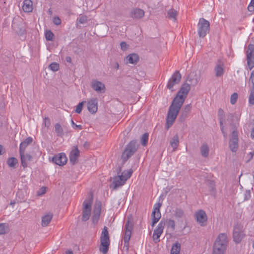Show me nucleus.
<instances>
[{
	"label": "nucleus",
	"instance_id": "nucleus-1",
	"mask_svg": "<svg viewBox=\"0 0 254 254\" xmlns=\"http://www.w3.org/2000/svg\"><path fill=\"white\" fill-rule=\"evenodd\" d=\"M190 89V87L189 84H184L177 92L176 96L169 107L167 114L166 125L167 129H168L174 123Z\"/></svg>",
	"mask_w": 254,
	"mask_h": 254
},
{
	"label": "nucleus",
	"instance_id": "nucleus-2",
	"mask_svg": "<svg viewBox=\"0 0 254 254\" xmlns=\"http://www.w3.org/2000/svg\"><path fill=\"white\" fill-rule=\"evenodd\" d=\"M239 118L237 115L229 114L227 116V121L232 130V135L229 142V147L231 150L235 152L238 147V132L237 127L239 125Z\"/></svg>",
	"mask_w": 254,
	"mask_h": 254
},
{
	"label": "nucleus",
	"instance_id": "nucleus-3",
	"mask_svg": "<svg viewBox=\"0 0 254 254\" xmlns=\"http://www.w3.org/2000/svg\"><path fill=\"white\" fill-rule=\"evenodd\" d=\"M133 228V220L131 216L127 217L126 223L125 225V234L123 238L124 247L123 249H125L127 252L128 251L129 241L130 239L132 230Z\"/></svg>",
	"mask_w": 254,
	"mask_h": 254
},
{
	"label": "nucleus",
	"instance_id": "nucleus-4",
	"mask_svg": "<svg viewBox=\"0 0 254 254\" xmlns=\"http://www.w3.org/2000/svg\"><path fill=\"white\" fill-rule=\"evenodd\" d=\"M138 144L135 140L130 141L126 146L122 155V159L123 163H125L130 157H131L137 151Z\"/></svg>",
	"mask_w": 254,
	"mask_h": 254
},
{
	"label": "nucleus",
	"instance_id": "nucleus-5",
	"mask_svg": "<svg viewBox=\"0 0 254 254\" xmlns=\"http://www.w3.org/2000/svg\"><path fill=\"white\" fill-rule=\"evenodd\" d=\"M197 32L201 38L204 37L209 31L210 23L204 18H200L197 24Z\"/></svg>",
	"mask_w": 254,
	"mask_h": 254
},
{
	"label": "nucleus",
	"instance_id": "nucleus-6",
	"mask_svg": "<svg viewBox=\"0 0 254 254\" xmlns=\"http://www.w3.org/2000/svg\"><path fill=\"white\" fill-rule=\"evenodd\" d=\"M244 228L242 224H236L233 229V240L236 243H239L245 237Z\"/></svg>",
	"mask_w": 254,
	"mask_h": 254
},
{
	"label": "nucleus",
	"instance_id": "nucleus-7",
	"mask_svg": "<svg viewBox=\"0 0 254 254\" xmlns=\"http://www.w3.org/2000/svg\"><path fill=\"white\" fill-rule=\"evenodd\" d=\"M92 204V198L85 200L83 203L82 220L86 221L88 220L91 214Z\"/></svg>",
	"mask_w": 254,
	"mask_h": 254
},
{
	"label": "nucleus",
	"instance_id": "nucleus-8",
	"mask_svg": "<svg viewBox=\"0 0 254 254\" xmlns=\"http://www.w3.org/2000/svg\"><path fill=\"white\" fill-rule=\"evenodd\" d=\"M194 217L197 223L201 226L204 227L207 225V216L205 212L203 210L197 211L194 214Z\"/></svg>",
	"mask_w": 254,
	"mask_h": 254
},
{
	"label": "nucleus",
	"instance_id": "nucleus-9",
	"mask_svg": "<svg viewBox=\"0 0 254 254\" xmlns=\"http://www.w3.org/2000/svg\"><path fill=\"white\" fill-rule=\"evenodd\" d=\"M181 77V75L179 71L176 70L175 71L168 81L167 85V88L172 91H174L173 87L175 85L178 84L180 82Z\"/></svg>",
	"mask_w": 254,
	"mask_h": 254
},
{
	"label": "nucleus",
	"instance_id": "nucleus-10",
	"mask_svg": "<svg viewBox=\"0 0 254 254\" xmlns=\"http://www.w3.org/2000/svg\"><path fill=\"white\" fill-rule=\"evenodd\" d=\"M165 223L161 220L158 224L157 227L154 230L152 239L155 243L160 242V237L163 233Z\"/></svg>",
	"mask_w": 254,
	"mask_h": 254
},
{
	"label": "nucleus",
	"instance_id": "nucleus-11",
	"mask_svg": "<svg viewBox=\"0 0 254 254\" xmlns=\"http://www.w3.org/2000/svg\"><path fill=\"white\" fill-rule=\"evenodd\" d=\"M101 211V202L100 201H96L94 205L93 215L92 217V222L96 224L100 218Z\"/></svg>",
	"mask_w": 254,
	"mask_h": 254
},
{
	"label": "nucleus",
	"instance_id": "nucleus-12",
	"mask_svg": "<svg viewBox=\"0 0 254 254\" xmlns=\"http://www.w3.org/2000/svg\"><path fill=\"white\" fill-rule=\"evenodd\" d=\"M247 60L250 69L254 67V45L250 44L247 51Z\"/></svg>",
	"mask_w": 254,
	"mask_h": 254
},
{
	"label": "nucleus",
	"instance_id": "nucleus-13",
	"mask_svg": "<svg viewBox=\"0 0 254 254\" xmlns=\"http://www.w3.org/2000/svg\"><path fill=\"white\" fill-rule=\"evenodd\" d=\"M67 159L64 153H60L55 155L52 158V161L57 165L63 166L67 162Z\"/></svg>",
	"mask_w": 254,
	"mask_h": 254
},
{
	"label": "nucleus",
	"instance_id": "nucleus-14",
	"mask_svg": "<svg viewBox=\"0 0 254 254\" xmlns=\"http://www.w3.org/2000/svg\"><path fill=\"white\" fill-rule=\"evenodd\" d=\"M122 176L117 175L113 177V181L110 186L111 189L117 190L118 188L123 186L126 182L122 178Z\"/></svg>",
	"mask_w": 254,
	"mask_h": 254
},
{
	"label": "nucleus",
	"instance_id": "nucleus-15",
	"mask_svg": "<svg viewBox=\"0 0 254 254\" xmlns=\"http://www.w3.org/2000/svg\"><path fill=\"white\" fill-rule=\"evenodd\" d=\"M92 88L98 93H103L105 90V85L101 82L93 79L91 82Z\"/></svg>",
	"mask_w": 254,
	"mask_h": 254
},
{
	"label": "nucleus",
	"instance_id": "nucleus-16",
	"mask_svg": "<svg viewBox=\"0 0 254 254\" xmlns=\"http://www.w3.org/2000/svg\"><path fill=\"white\" fill-rule=\"evenodd\" d=\"M87 108L91 114H94L97 111L98 101L97 98H92L88 101Z\"/></svg>",
	"mask_w": 254,
	"mask_h": 254
},
{
	"label": "nucleus",
	"instance_id": "nucleus-17",
	"mask_svg": "<svg viewBox=\"0 0 254 254\" xmlns=\"http://www.w3.org/2000/svg\"><path fill=\"white\" fill-rule=\"evenodd\" d=\"M80 155V152L77 147H75L69 154V161L72 165L75 164L77 162L78 158Z\"/></svg>",
	"mask_w": 254,
	"mask_h": 254
},
{
	"label": "nucleus",
	"instance_id": "nucleus-18",
	"mask_svg": "<svg viewBox=\"0 0 254 254\" xmlns=\"http://www.w3.org/2000/svg\"><path fill=\"white\" fill-rule=\"evenodd\" d=\"M33 140V139L31 137H28L21 142L19 146V154H23V152H25L27 146L30 144Z\"/></svg>",
	"mask_w": 254,
	"mask_h": 254
},
{
	"label": "nucleus",
	"instance_id": "nucleus-19",
	"mask_svg": "<svg viewBox=\"0 0 254 254\" xmlns=\"http://www.w3.org/2000/svg\"><path fill=\"white\" fill-rule=\"evenodd\" d=\"M215 242H218V243L222 244L224 246L228 247V239L226 233H220L217 236Z\"/></svg>",
	"mask_w": 254,
	"mask_h": 254
},
{
	"label": "nucleus",
	"instance_id": "nucleus-20",
	"mask_svg": "<svg viewBox=\"0 0 254 254\" xmlns=\"http://www.w3.org/2000/svg\"><path fill=\"white\" fill-rule=\"evenodd\" d=\"M144 11L140 8H135L130 12V16L133 18L139 19L143 17Z\"/></svg>",
	"mask_w": 254,
	"mask_h": 254
},
{
	"label": "nucleus",
	"instance_id": "nucleus-21",
	"mask_svg": "<svg viewBox=\"0 0 254 254\" xmlns=\"http://www.w3.org/2000/svg\"><path fill=\"white\" fill-rule=\"evenodd\" d=\"M215 75L217 77L221 76L224 73L223 64L220 61L218 60L216 65L215 67Z\"/></svg>",
	"mask_w": 254,
	"mask_h": 254
},
{
	"label": "nucleus",
	"instance_id": "nucleus-22",
	"mask_svg": "<svg viewBox=\"0 0 254 254\" xmlns=\"http://www.w3.org/2000/svg\"><path fill=\"white\" fill-rule=\"evenodd\" d=\"M126 59L127 63L133 64H136L138 62L139 58L138 55L137 54L132 53L127 56Z\"/></svg>",
	"mask_w": 254,
	"mask_h": 254
},
{
	"label": "nucleus",
	"instance_id": "nucleus-23",
	"mask_svg": "<svg viewBox=\"0 0 254 254\" xmlns=\"http://www.w3.org/2000/svg\"><path fill=\"white\" fill-rule=\"evenodd\" d=\"M23 10L25 12H29L32 11L33 2L31 0H24L23 2Z\"/></svg>",
	"mask_w": 254,
	"mask_h": 254
},
{
	"label": "nucleus",
	"instance_id": "nucleus-24",
	"mask_svg": "<svg viewBox=\"0 0 254 254\" xmlns=\"http://www.w3.org/2000/svg\"><path fill=\"white\" fill-rule=\"evenodd\" d=\"M21 165L23 168H26L27 166V161H30L32 157L29 154H25V152H23V154H20Z\"/></svg>",
	"mask_w": 254,
	"mask_h": 254
},
{
	"label": "nucleus",
	"instance_id": "nucleus-25",
	"mask_svg": "<svg viewBox=\"0 0 254 254\" xmlns=\"http://www.w3.org/2000/svg\"><path fill=\"white\" fill-rule=\"evenodd\" d=\"M101 241V246L99 250L103 254H106L109 250L110 241L102 240Z\"/></svg>",
	"mask_w": 254,
	"mask_h": 254
},
{
	"label": "nucleus",
	"instance_id": "nucleus-26",
	"mask_svg": "<svg viewBox=\"0 0 254 254\" xmlns=\"http://www.w3.org/2000/svg\"><path fill=\"white\" fill-rule=\"evenodd\" d=\"M53 214L52 213H49L47 215L44 216L42 218L41 225L43 227H46L51 222L53 218Z\"/></svg>",
	"mask_w": 254,
	"mask_h": 254
},
{
	"label": "nucleus",
	"instance_id": "nucleus-27",
	"mask_svg": "<svg viewBox=\"0 0 254 254\" xmlns=\"http://www.w3.org/2000/svg\"><path fill=\"white\" fill-rule=\"evenodd\" d=\"M200 151L202 157L204 158L208 157L209 153V148L207 144L204 143L201 146Z\"/></svg>",
	"mask_w": 254,
	"mask_h": 254
},
{
	"label": "nucleus",
	"instance_id": "nucleus-28",
	"mask_svg": "<svg viewBox=\"0 0 254 254\" xmlns=\"http://www.w3.org/2000/svg\"><path fill=\"white\" fill-rule=\"evenodd\" d=\"M170 145L173 147V150H175L179 145V136L175 134L170 140Z\"/></svg>",
	"mask_w": 254,
	"mask_h": 254
},
{
	"label": "nucleus",
	"instance_id": "nucleus-29",
	"mask_svg": "<svg viewBox=\"0 0 254 254\" xmlns=\"http://www.w3.org/2000/svg\"><path fill=\"white\" fill-rule=\"evenodd\" d=\"M181 244L178 242L174 244L171 250V254H180Z\"/></svg>",
	"mask_w": 254,
	"mask_h": 254
},
{
	"label": "nucleus",
	"instance_id": "nucleus-30",
	"mask_svg": "<svg viewBox=\"0 0 254 254\" xmlns=\"http://www.w3.org/2000/svg\"><path fill=\"white\" fill-rule=\"evenodd\" d=\"M102 240L110 241L108 228L106 226H104L101 233L100 241Z\"/></svg>",
	"mask_w": 254,
	"mask_h": 254
},
{
	"label": "nucleus",
	"instance_id": "nucleus-31",
	"mask_svg": "<svg viewBox=\"0 0 254 254\" xmlns=\"http://www.w3.org/2000/svg\"><path fill=\"white\" fill-rule=\"evenodd\" d=\"M132 172L133 171L131 169L125 170L120 176H122L123 177L122 178L126 182L131 177Z\"/></svg>",
	"mask_w": 254,
	"mask_h": 254
},
{
	"label": "nucleus",
	"instance_id": "nucleus-32",
	"mask_svg": "<svg viewBox=\"0 0 254 254\" xmlns=\"http://www.w3.org/2000/svg\"><path fill=\"white\" fill-rule=\"evenodd\" d=\"M55 132L57 133V136L62 137L64 135V130L61 125L59 123L56 124L55 125Z\"/></svg>",
	"mask_w": 254,
	"mask_h": 254
},
{
	"label": "nucleus",
	"instance_id": "nucleus-33",
	"mask_svg": "<svg viewBox=\"0 0 254 254\" xmlns=\"http://www.w3.org/2000/svg\"><path fill=\"white\" fill-rule=\"evenodd\" d=\"M173 212L174 215L176 218H181L184 215V212L183 210L180 208H177L174 210H173Z\"/></svg>",
	"mask_w": 254,
	"mask_h": 254
},
{
	"label": "nucleus",
	"instance_id": "nucleus-34",
	"mask_svg": "<svg viewBox=\"0 0 254 254\" xmlns=\"http://www.w3.org/2000/svg\"><path fill=\"white\" fill-rule=\"evenodd\" d=\"M17 163L18 160L15 157L9 158L7 160V163L8 165L10 167H15Z\"/></svg>",
	"mask_w": 254,
	"mask_h": 254
},
{
	"label": "nucleus",
	"instance_id": "nucleus-35",
	"mask_svg": "<svg viewBox=\"0 0 254 254\" xmlns=\"http://www.w3.org/2000/svg\"><path fill=\"white\" fill-rule=\"evenodd\" d=\"M8 231V225L6 223L0 224V235L6 233Z\"/></svg>",
	"mask_w": 254,
	"mask_h": 254
},
{
	"label": "nucleus",
	"instance_id": "nucleus-36",
	"mask_svg": "<svg viewBox=\"0 0 254 254\" xmlns=\"http://www.w3.org/2000/svg\"><path fill=\"white\" fill-rule=\"evenodd\" d=\"M159 213L157 214L156 215V216H154L155 214V213L154 212H152L151 213V219H152V223H151V226L152 227H153L154 226V225L157 223L158 221L159 220V219H160V216L159 217Z\"/></svg>",
	"mask_w": 254,
	"mask_h": 254
},
{
	"label": "nucleus",
	"instance_id": "nucleus-37",
	"mask_svg": "<svg viewBox=\"0 0 254 254\" xmlns=\"http://www.w3.org/2000/svg\"><path fill=\"white\" fill-rule=\"evenodd\" d=\"M177 12L174 9H171L168 11V16L170 19H173L175 21L176 19Z\"/></svg>",
	"mask_w": 254,
	"mask_h": 254
},
{
	"label": "nucleus",
	"instance_id": "nucleus-38",
	"mask_svg": "<svg viewBox=\"0 0 254 254\" xmlns=\"http://www.w3.org/2000/svg\"><path fill=\"white\" fill-rule=\"evenodd\" d=\"M161 205H162L161 203L158 202V203H155L154 205L153 210L152 211V212H154L155 214H157L159 213V217L160 215V217H161V212L160 211V208L161 207ZM156 215H155L154 216H156Z\"/></svg>",
	"mask_w": 254,
	"mask_h": 254
},
{
	"label": "nucleus",
	"instance_id": "nucleus-39",
	"mask_svg": "<svg viewBox=\"0 0 254 254\" xmlns=\"http://www.w3.org/2000/svg\"><path fill=\"white\" fill-rule=\"evenodd\" d=\"M149 134L148 133H144L141 138V144L143 146H145L148 142Z\"/></svg>",
	"mask_w": 254,
	"mask_h": 254
},
{
	"label": "nucleus",
	"instance_id": "nucleus-40",
	"mask_svg": "<svg viewBox=\"0 0 254 254\" xmlns=\"http://www.w3.org/2000/svg\"><path fill=\"white\" fill-rule=\"evenodd\" d=\"M12 27H13L14 30L19 35H22L25 33V30L23 27H22V28L16 27V25H15L14 24L12 25Z\"/></svg>",
	"mask_w": 254,
	"mask_h": 254
},
{
	"label": "nucleus",
	"instance_id": "nucleus-41",
	"mask_svg": "<svg viewBox=\"0 0 254 254\" xmlns=\"http://www.w3.org/2000/svg\"><path fill=\"white\" fill-rule=\"evenodd\" d=\"M226 251L213 245L212 254H224Z\"/></svg>",
	"mask_w": 254,
	"mask_h": 254
},
{
	"label": "nucleus",
	"instance_id": "nucleus-42",
	"mask_svg": "<svg viewBox=\"0 0 254 254\" xmlns=\"http://www.w3.org/2000/svg\"><path fill=\"white\" fill-rule=\"evenodd\" d=\"M59 64L56 62H53L49 65L50 69L53 71H57L59 69Z\"/></svg>",
	"mask_w": 254,
	"mask_h": 254
},
{
	"label": "nucleus",
	"instance_id": "nucleus-43",
	"mask_svg": "<svg viewBox=\"0 0 254 254\" xmlns=\"http://www.w3.org/2000/svg\"><path fill=\"white\" fill-rule=\"evenodd\" d=\"M77 21L80 24H85L88 21L87 16L86 15H80Z\"/></svg>",
	"mask_w": 254,
	"mask_h": 254
},
{
	"label": "nucleus",
	"instance_id": "nucleus-44",
	"mask_svg": "<svg viewBox=\"0 0 254 254\" xmlns=\"http://www.w3.org/2000/svg\"><path fill=\"white\" fill-rule=\"evenodd\" d=\"M54 34L51 30L46 31L45 32V38L47 41H52Z\"/></svg>",
	"mask_w": 254,
	"mask_h": 254
},
{
	"label": "nucleus",
	"instance_id": "nucleus-45",
	"mask_svg": "<svg viewBox=\"0 0 254 254\" xmlns=\"http://www.w3.org/2000/svg\"><path fill=\"white\" fill-rule=\"evenodd\" d=\"M167 225L168 227H170L172 230H174L175 229V223L173 220H168L167 221Z\"/></svg>",
	"mask_w": 254,
	"mask_h": 254
},
{
	"label": "nucleus",
	"instance_id": "nucleus-46",
	"mask_svg": "<svg viewBox=\"0 0 254 254\" xmlns=\"http://www.w3.org/2000/svg\"><path fill=\"white\" fill-rule=\"evenodd\" d=\"M85 103V101H82L80 103H79L76 106V109H75V112L80 114L81 111L83 108V106L84 103Z\"/></svg>",
	"mask_w": 254,
	"mask_h": 254
},
{
	"label": "nucleus",
	"instance_id": "nucleus-47",
	"mask_svg": "<svg viewBox=\"0 0 254 254\" xmlns=\"http://www.w3.org/2000/svg\"><path fill=\"white\" fill-rule=\"evenodd\" d=\"M238 99V94L236 93H234L231 96L230 102L232 105L235 104Z\"/></svg>",
	"mask_w": 254,
	"mask_h": 254
},
{
	"label": "nucleus",
	"instance_id": "nucleus-48",
	"mask_svg": "<svg viewBox=\"0 0 254 254\" xmlns=\"http://www.w3.org/2000/svg\"><path fill=\"white\" fill-rule=\"evenodd\" d=\"M249 103L251 105H254V89L253 88L250 95Z\"/></svg>",
	"mask_w": 254,
	"mask_h": 254
},
{
	"label": "nucleus",
	"instance_id": "nucleus-49",
	"mask_svg": "<svg viewBox=\"0 0 254 254\" xmlns=\"http://www.w3.org/2000/svg\"><path fill=\"white\" fill-rule=\"evenodd\" d=\"M248 9L250 12L254 11V0H251V1L248 6Z\"/></svg>",
	"mask_w": 254,
	"mask_h": 254
},
{
	"label": "nucleus",
	"instance_id": "nucleus-50",
	"mask_svg": "<svg viewBox=\"0 0 254 254\" xmlns=\"http://www.w3.org/2000/svg\"><path fill=\"white\" fill-rule=\"evenodd\" d=\"M71 125H72V127L76 129L77 128L81 130L83 128L82 127V126L81 125H76V124L74 123V122H73V121L72 120H71Z\"/></svg>",
	"mask_w": 254,
	"mask_h": 254
},
{
	"label": "nucleus",
	"instance_id": "nucleus-51",
	"mask_svg": "<svg viewBox=\"0 0 254 254\" xmlns=\"http://www.w3.org/2000/svg\"><path fill=\"white\" fill-rule=\"evenodd\" d=\"M213 245L219 248L222 249V250L224 251H226L227 248V247L224 246L222 244L218 243V242H215Z\"/></svg>",
	"mask_w": 254,
	"mask_h": 254
},
{
	"label": "nucleus",
	"instance_id": "nucleus-52",
	"mask_svg": "<svg viewBox=\"0 0 254 254\" xmlns=\"http://www.w3.org/2000/svg\"><path fill=\"white\" fill-rule=\"evenodd\" d=\"M54 23L56 25H59L61 23V20L58 16H55L53 19Z\"/></svg>",
	"mask_w": 254,
	"mask_h": 254
},
{
	"label": "nucleus",
	"instance_id": "nucleus-53",
	"mask_svg": "<svg viewBox=\"0 0 254 254\" xmlns=\"http://www.w3.org/2000/svg\"><path fill=\"white\" fill-rule=\"evenodd\" d=\"M251 196L250 190H246L245 193L244 200H247L250 198Z\"/></svg>",
	"mask_w": 254,
	"mask_h": 254
},
{
	"label": "nucleus",
	"instance_id": "nucleus-54",
	"mask_svg": "<svg viewBox=\"0 0 254 254\" xmlns=\"http://www.w3.org/2000/svg\"><path fill=\"white\" fill-rule=\"evenodd\" d=\"M219 123H220V129L223 130V129L225 128L224 126L223 125V122H224L223 117H219Z\"/></svg>",
	"mask_w": 254,
	"mask_h": 254
},
{
	"label": "nucleus",
	"instance_id": "nucleus-55",
	"mask_svg": "<svg viewBox=\"0 0 254 254\" xmlns=\"http://www.w3.org/2000/svg\"><path fill=\"white\" fill-rule=\"evenodd\" d=\"M121 48L123 51H126L127 49V45L125 42H122L120 44Z\"/></svg>",
	"mask_w": 254,
	"mask_h": 254
},
{
	"label": "nucleus",
	"instance_id": "nucleus-56",
	"mask_svg": "<svg viewBox=\"0 0 254 254\" xmlns=\"http://www.w3.org/2000/svg\"><path fill=\"white\" fill-rule=\"evenodd\" d=\"M46 192V188L44 187L41 188L38 191L37 195H42L45 193Z\"/></svg>",
	"mask_w": 254,
	"mask_h": 254
},
{
	"label": "nucleus",
	"instance_id": "nucleus-57",
	"mask_svg": "<svg viewBox=\"0 0 254 254\" xmlns=\"http://www.w3.org/2000/svg\"><path fill=\"white\" fill-rule=\"evenodd\" d=\"M44 124L45 126L47 127H49L50 125V121L48 118H45L44 119Z\"/></svg>",
	"mask_w": 254,
	"mask_h": 254
},
{
	"label": "nucleus",
	"instance_id": "nucleus-58",
	"mask_svg": "<svg viewBox=\"0 0 254 254\" xmlns=\"http://www.w3.org/2000/svg\"><path fill=\"white\" fill-rule=\"evenodd\" d=\"M254 151H252L250 152L248 155L247 157L249 158L247 162H249L254 157Z\"/></svg>",
	"mask_w": 254,
	"mask_h": 254
},
{
	"label": "nucleus",
	"instance_id": "nucleus-59",
	"mask_svg": "<svg viewBox=\"0 0 254 254\" xmlns=\"http://www.w3.org/2000/svg\"><path fill=\"white\" fill-rule=\"evenodd\" d=\"M250 80L253 83V88L254 89V70L251 73Z\"/></svg>",
	"mask_w": 254,
	"mask_h": 254
},
{
	"label": "nucleus",
	"instance_id": "nucleus-60",
	"mask_svg": "<svg viewBox=\"0 0 254 254\" xmlns=\"http://www.w3.org/2000/svg\"><path fill=\"white\" fill-rule=\"evenodd\" d=\"M65 60L66 62L71 63V58L69 56H66L65 58Z\"/></svg>",
	"mask_w": 254,
	"mask_h": 254
},
{
	"label": "nucleus",
	"instance_id": "nucleus-61",
	"mask_svg": "<svg viewBox=\"0 0 254 254\" xmlns=\"http://www.w3.org/2000/svg\"><path fill=\"white\" fill-rule=\"evenodd\" d=\"M122 171V167L121 166H119L117 169V173L118 175H120V173Z\"/></svg>",
	"mask_w": 254,
	"mask_h": 254
},
{
	"label": "nucleus",
	"instance_id": "nucleus-62",
	"mask_svg": "<svg viewBox=\"0 0 254 254\" xmlns=\"http://www.w3.org/2000/svg\"><path fill=\"white\" fill-rule=\"evenodd\" d=\"M223 111L222 109H219V110H218V116H219V117H223Z\"/></svg>",
	"mask_w": 254,
	"mask_h": 254
},
{
	"label": "nucleus",
	"instance_id": "nucleus-63",
	"mask_svg": "<svg viewBox=\"0 0 254 254\" xmlns=\"http://www.w3.org/2000/svg\"><path fill=\"white\" fill-rule=\"evenodd\" d=\"M221 130L222 131V133L223 134L224 138H226L227 137V134L226 132L225 131V129L224 128L223 130Z\"/></svg>",
	"mask_w": 254,
	"mask_h": 254
},
{
	"label": "nucleus",
	"instance_id": "nucleus-64",
	"mask_svg": "<svg viewBox=\"0 0 254 254\" xmlns=\"http://www.w3.org/2000/svg\"><path fill=\"white\" fill-rule=\"evenodd\" d=\"M65 254H73V252L71 250H68L67 251H66Z\"/></svg>",
	"mask_w": 254,
	"mask_h": 254
}]
</instances>
